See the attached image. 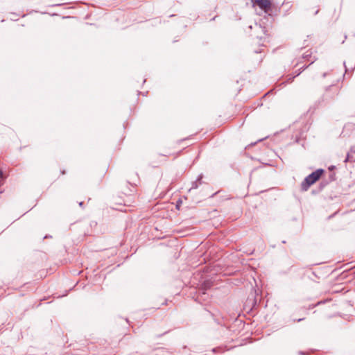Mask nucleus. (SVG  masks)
<instances>
[{"label": "nucleus", "instance_id": "f257e3e1", "mask_svg": "<svg viewBox=\"0 0 355 355\" xmlns=\"http://www.w3.org/2000/svg\"><path fill=\"white\" fill-rule=\"evenodd\" d=\"M253 6L257 5L261 9L265 12H268L271 7L270 0H252Z\"/></svg>", "mask_w": 355, "mask_h": 355}, {"label": "nucleus", "instance_id": "f03ea898", "mask_svg": "<svg viewBox=\"0 0 355 355\" xmlns=\"http://www.w3.org/2000/svg\"><path fill=\"white\" fill-rule=\"evenodd\" d=\"M315 182L316 180L313 177V174L311 173L307 177H306L305 179L301 183V189L302 191H307L308 189Z\"/></svg>", "mask_w": 355, "mask_h": 355}, {"label": "nucleus", "instance_id": "7ed1b4c3", "mask_svg": "<svg viewBox=\"0 0 355 355\" xmlns=\"http://www.w3.org/2000/svg\"><path fill=\"white\" fill-rule=\"evenodd\" d=\"M259 29L260 31L263 33V35L259 36L257 35V39H259V41L257 42L258 44H261V45H264L265 43L267 42V34L266 31L264 28L261 26H259Z\"/></svg>", "mask_w": 355, "mask_h": 355}, {"label": "nucleus", "instance_id": "20e7f679", "mask_svg": "<svg viewBox=\"0 0 355 355\" xmlns=\"http://www.w3.org/2000/svg\"><path fill=\"white\" fill-rule=\"evenodd\" d=\"M324 173L323 169H318L315 171L313 172L311 174H313V177L316 181H318L322 175Z\"/></svg>", "mask_w": 355, "mask_h": 355}, {"label": "nucleus", "instance_id": "39448f33", "mask_svg": "<svg viewBox=\"0 0 355 355\" xmlns=\"http://www.w3.org/2000/svg\"><path fill=\"white\" fill-rule=\"evenodd\" d=\"M3 178V173L2 171L0 170V180Z\"/></svg>", "mask_w": 355, "mask_h": 355}, {"label": "nucleus", "instance_id": "423d86ee", "mask_svg": "<svg viewBox=\"0 0 355 355\" xmlns=\"http://www.w3.org/2000/svg\"><path fill=\"white\" fill-rule=\"evenodd\" d=\"M179 207H180V204H179V203H178V204L176 205V207H177L178 209H179Z\"/></svg>", "mask_w": 355, "mask_h": 355}, {"label": "nucleus", "instance_id": "0eeeda50", "mask_svg": "<svg viewBox=\"0 0 355 355\" xmlns=\"http://www.w3.org/2000/svg\"><path fill=\"white\" fill-rule=\"evenodd\" d=\"M80 206H82L83 205V202L81 201L80 203H79Z\"/></svg>", "mask_w": 355, "mask_h": 355}]
</instances>
